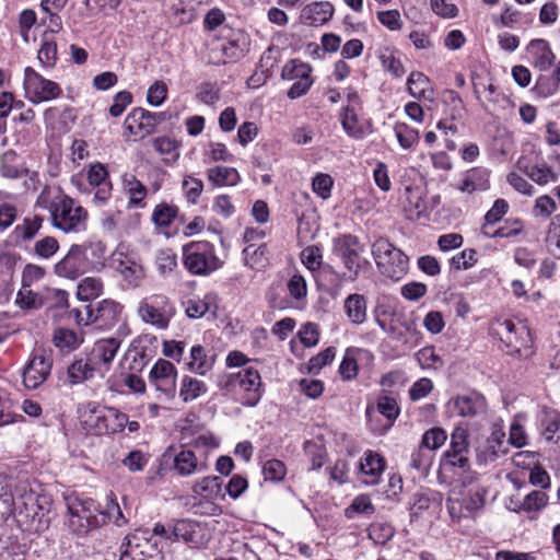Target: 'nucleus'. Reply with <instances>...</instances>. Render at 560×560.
Masks as SVG:
<instances>
[{"label":"nucleus","instance_id":"1","mask_svg":"<svg viewBox=\"0 0 560 560\" xmlns=\"http://www.w3.org/2000/svg\"><path fill=\"white\" fill-rule=\"evenodd\" d=\"M50 499L33 490L24 489L14 501L15 518L19 526L28 533L46 530L50 524Z\"/></svg>","mask_w":560,"mask_h":560},{"label":"nucleus","instance_id":"2","mask_svg":"<svg viewBox=\"0 0 560 560\" xmlns=\"http://www.w3.org/2000/svg\"><path fill=\"white\" fill-rule=\"evenodd\" d=\"M218 386L225 396L248 407L256 406L264 394L260 374L254 368H245L236 373L221 375L218 378Z\"/></svg>","mask_w":560,"mask_h":560},{"label":"nucleus","instance_id":"3","mask_svg":"<svg viewBox=\"0 0 560 560\" xmlns=\"http://www.w3.org/2000/svg\"><path fill=\"white\" fill-rule=\"evenodd\" d=\"M468 430L457 427L451 434L450 446L442 456L441 465L455 475H460L462 483L467 487L477 479V474L470 471V447Z\"/></svg>","mask_w":560,"mask_h":560},{"label":"nucleus","instance_id":"4","mask_svg":"<svg viewBox=\"0 0 560 560\" xmlns=\"http://www.w3.org/2000/svg\"><path fill=\"white\" fill-rule=\"evenodd\" d=\"M52 225L66 233L81 232L86 228L88 212L74 199L63 195L49 207Z\"/></svg>","mask_w":560,"mask_h":560},{"label":"nucleus","instance_id":"5","mask_svg":"<svg viewBox=\"0 0 560 560\" xmlns=\"http://www.w3.org/2000/svg\"><path fill=\"white\" fill-rule=\"evenodd\" d=\"M183 264L192 275L208 276L220 269L223 261L217 256L212 243L196 241L183 246Z\"/></svg>","mask_w":560,"mask_h":560},{"label":"nucleus","instance_id":"6","mask_svg":"<svg viewBox=\"0 0 560 560\" xmlns=\"http://www.w3.org/2000/svg\"><path fill=\"white\" fill-rule=\"evenodd\" d=\"M372 255L380 272L399 280L408 270V257L387 238L380 237L372 245Z\"/></svg>","mask_w":560,"mask_h":560},{"label":"nucleus","instance_id":"7","mask_svg":"<svg viewBox=\"0 0 560 560\" xmlns=\"http://www.w3.org/2000/svg\"><path fill=\"white\" fill-rule=\"evenodd\" d=\"M495 331L504 343L508 354L518 359H527L532 355L533 339L526 325L505 319L499 323Z\"/></svg>","mask_w":560,"mask_h":560},{"label":"nucleus","instance_id":"8","mask_svg":"<svg viewBox=\"0 0 560 560\" xmlns=\"http://www.w3.org/2000/svg\"><path fill=\"white\" fill-rule=\"evenodd\" d=\"M363 246L359 238L352 234H342L332 241V253L342 261L350 272V280L354 281L360 271L369 268L370 261L361 257Z\"/></svg>","mask_w":560,"mask_h":560},{"label":"nucleus","instance_id":"9","mask_svg":"<svg viewBox=\"0 0 560 560\" xmlns=\"http://www.w3.org/2000/svg\"><path fill=\"white\" fill-rule=\"evenodd\" d=\"M69 524L73 532L86 534L106 524V517L100 516L95 502L91 499H74L68 503Z\"/></svg>","mask_w":560,"mask_h":560},{"label":"nucleus","instance_id":"10","mask_svg":"<svg viewBox=\"0 0 560 560\" xmlns=\"http://www.w3.org/2000/svg\"><path fill=\"white\" fill-rule=\"evenodd\" d=\"M137 312L144 323L158 329H166L175 314V308L166 295L152 294L139 302Z\"/></svg>","mask_w":560,"mask_h":560},{"label":"nucleus","instance_id":"11","mask_svg":"<svg viewBox=\"0 0 560 560\" xmlns=\"http://www.w3.org/2000/svg\"><path fill=\"white\" fill-rule=\"evenodd\" d=\"M23 88L26 98L34 105L56 100L62 94L57 82L46 79L32 67L24 69Z\"/></svg>","mask_w":560,"mask_h":560},{"label":"nucleus","instance_id":"12","mask_svg":"<svg viewBox=\"0 0 560 560\" xmlns=\"http://www.w3.org/2000/svg\"><path fill=\"white\" fill-rule=\"evenodd\" d=\"M177 371L173 363L159 359L149 374V382L158 392V398L170 401L176 395Z\"/></svg>","mask_w":560,"mask_h":560},{"label":"nucleus","instance_id":"13","mask_svg":"<svg viewBox=\"0 0 560 560\" xmlns=\"http://www.w3.org/2000/svg\"><path fill=\"white\" fill-rule=\"evenodd\" d=\"M170 118L166 112L152 113L142 107L133 108L126 117L124 126L133 136L144 138L155 132L158 125Z\"/></svg>","mask_w":560,"mask_h":560},{"label":"nucleus","instance_id":"14","mask_svg":"<svg viewBox=\"0 0 560 560\" xmlns=\"http://www.w3.org/2000/svg\"><path fill=\"white\" fill-rule=\"evenodd\" d=\"M52 358L45 349H37L32 353L28 363L23 370V384L28 389L38 388L50 375Z\"/></svg>","mask_w":560,"mask_h":560},{"label":"nucleus","instance_id":"15","mask_svg":"<svg viewBox=\"0 0 560 560\" xmlns=\"http://www.w3.org/2000/svg\"><path fill=\"white\" fill-rule=\"evenodd\" d=\"M88 268L86 247L78 244H73L67 255L54 267L57 276L71 280L83 275Z\"/></svg>","mask_w":560,"mask_h":560},{"label":"nucleus","instance_id":"16","mask_svg":"<svg viewBox=\"0 0 560 560\" xmlns=\"http://www.w3.org/2000/svg\"><path fill=\"white\" fill-rule=\"evenodd\" d=\"M165 460L172 459L173 468L179 476H190L196 472H203L208 465L203 460H198L191 450L180 447L178 452L170 446L163 454Z\"/></svg>","mask_w":560,"mask_h":560},{"label":"nucleus","instance_id":"17","mask_svg":"<svg viewBox=\"0 0 560 560\" xmlns=\"http://www.w3.org/2000/svg\"><path fill=\"white\" fill-rule=\"evenodd\" d=\"M113 268L121 276L124 287L137 288L144 278L143 267L131 256L116 252L112 257Z\"/></svg>","mask_w":560,"mask_h":560},{"label":"nucleus","instance_id":"18","mask_svg":"<svg viewBox=\"0 0 560 560\" xmlns=\"http://www.w3.org/2000/svg\"><path fill=\"white\" fill-rule=\"evenodd\" d=\"M122 306L114 300H103L95 308L88 307V320L101 329H112L121 320Z\"/></svg>","mask_w":560,"mask_h":560},{"label":"nucleus","instance_id":"19","mask_svg":"<svg viewBox=\"0 0 560 560\" xmlns=\"http://www.w3.org/2000/svg\"><path fill=\"white\" fill-rule=\"evenodd\" d=\"M120 345L121 340L116 337L103 338L94 343L89 358L95 366L100 368V377H104L109 371Z\"/></svg>","mask_w":560,"mask_h":560},{"label":"nucleus","instance_id":"20","mask_svg":"<svg viewBox=\"0 0 560 560\" xmlns=\"http://www.w3.org/2000/svg\"><path fill=\"white\" fill-rule=\"evenodd\" d=\"M448 406L460 417H475L487 410L485 396L475 390L456 396L448 402Z\"/></svg>","mask_w":560,"mask_h":560},{"label":"nucleus","instance_id":"21","mask_svg":"<svg viewBox=\"0 0 560 560\" xmlns=\"http://www.w3.org/2000/svg\"><path fill=\"white\" fill-rule=\"evenodd\" d=\"M100 376V368L95 366L89 355L86 358L75 359L67 369L66 382L73 386L84 383Z\"/></svg>","mask_w":560,"mask_h":560},{"label":"nucleus","instance_id":"22","mask_svg":"<svg viewBox=\"0 0 560 560\" xmlns=\"http://www.w3.org/2000/svg\"><path fill=\"white\" fill-rule=\"evenodd\" d=\"M335 9L329 1L313 2L301 12V21L311 26H318L331 20Z\"/></svg>","mask_w":560,"mask_h":560},{"label":"nucleus","instance_id":"23","mask_svg":"<svg viewBox=\"0 0 560 560\" xmlns=\"http://www.w3.org/2000/svg\"><path fill=\"white\" fill-rule=\"evenodd\" d=\"M359 467L363 476L362 481L366 485H376L385 469V460L380 454L368 451L360 460Z\"/></svg>","mask_w":560,"mask_h":560},{"label":"nucleus","instance_id":"24","mask_svg":"<svg viewBox=\"0 0 560 560\" xmlns=\"http://www.w3.org/2000/svg\"><path fill=\"white\" fill-rule=\"evenodd\" d=\"M44 223L42 215L25 217L21 223L15 225L11 233L13 243L18 246L24 245L35 238Z\"/></svg>","mask_w":560,"mask_h":560},{"label":"nucleus","instance_id":"25","mask_svg":"<svg viewBox=\"0 0 560 560\" xmlns=\"http://www.w3.org/2000/svg\"><path fill=\"white\" fill-rule=\"evenodd\" d=\"M173 541L183 540L194 547L201 545L202 536L200 535L199 524L190 520H178L172 526Z\"/></svg>","mask_w":560,"mask_h":560},{"label":"nucleus","instance_id":"26","mask_svg":"<svg viewBox=\"0 0 560 560\" xmlns=\"http://www.w3.org/2000/svg\"><path fill=\"white\" fill-rule=\"evenodd\" d=\"M489 170L485 167H472L465 173L458 189L463 192L472 194L478 190H487L489 188Z\"/></svg>","mask_w":560,"mask_h":560},{"label":"nucleus","instance_id":"27","mask_svg":"<svg viewBox=\"0 0 560 560\" xmlns=\"http://www.w3.org/2000/svg\"><path fill=\"white\" fill-rule=\"evenodd\" d=\"M244 265L256 271H264L269 265L266 244L255 246L248 244L242 252Z\"/></svg>","mask_w":560,"mask_h":560},{"label":"nucleus","instance_id":"28","mask_svg":"<svg viewBox=\"0 0 560 560\" xmlns=\"http://www.w3.org/2000/svg\"><path fill=\"white\" fill-rule=\"evenodd\" d=\"M19 217L14 197L7 191H0V233L13 225Z\"/></svg>","mask_w":560,"mask_h":560},{"label":"nucleus","instance_id":"29","mask_svg":"<svg viewBox=\"0 0 560 560\" xmlns=\"http://www.w3.org/2000/svg\"><path fill=\"white\" fill-rule=\"evenodd\" d=\"M528 48L534 56V65L541 71L550 68L555 60V55L545 39H533Z\"/></svg>","mask_w":560,"mask_h":560},{"label":"nucleus","instance_id":"30","mask_svg":"<svg viewBox=\"0 0 560 560\" xmlns=\"http://www.w3.org/2000/svg\"><path fill=\"white\" fill-rule=\"evenodd\" d=\"M343 308L347 317L354 325H360L366 319V300L362 294H350L345 300Z\"/></svg>","mask_w":560,"mask_h":560},{"label":"nucleus","instance_id":"31","mask_svg":"<svg viewBox=\"0 0 560 560\" xmlns=\"http://www.w3.org/2000/svg\"><path fill=\"white\" fill-rule=\"evenodd\" d=\"M207 177L214 186H235L241 182V175L234 167L214 166L207 171Z\"/></svg>","mask_w":560,"mask_h":560},{"label":"nucleus","instance_id":"32","mask_svg":"<svg viewBox=\"0 0 560 560\" xmlns=\"http://www.w3.org/2000/svg\"><path fill=\"white\" fill-rule=\"evenodd\" d=\"M248 46L249 42L247 36L243 33H238L234 38L222 45L223 62L236 61L243 58L248 51Z\"/></svg>","mask_w":560,"mask_h":560},{"label":"nucleus","instance_id":"33","mask_svg":"<svg viewBox=\"0 0 560 560\" xmlns=\"http://www.w3.org/2000/svg\"><path fill=\"white\" fill-rule=\"evenodd\" d=\"M187 364L192 372L205 375L212 369L213 358L207 354L202 346L196 345L190 349V360Z\"/></svg>","mask_w":560,"mask_h":560},{"label":"nucleus","instance_id":"34","mask_svg":"<svg viewBox=\"0 0 560 560\" xmlns=\"http://www.w3.org/2000/svg\"><path fill=\"white\" fill-rule=\"evenodd\" d=\"M83 339L69 328L59 327L55 329L52 335V343L60 350L73 351L80 347Z\"/></svg>","mask_w":560,"mask_h":560},{"label":"nucleus","instance_id":"35","mask_svg":"<svg viewBox=\"0 0 560 560\" xmlns=\"http://www.w3.org/2000/svg\"><path fill=\"white\" fill-rule=\"evenodd\" d=\"M524 232V222L521 219H508L504 224L489 233L487 225H482V233L487 237L495 238H512L521 235Z\"/></svg>","mask_w":560,"mask_h":560},{"label":"nucleus","instance_id":"36","mask_svg":"<svg viewBox=\"0 0 560 560\" xmlns=\"http://www.w3.org/2000/svg\"><path fill=\"white\" fill-rule=\"evenodd\" d=\"M206 392L207 386L203 382L188 375L184 376L182 380L179 397L183 399V401H192Z\"/></svg>","mask_w":560,"mask_h":560},{"label":"nucleus","instance_id":"37","mask_svg":"<svg viewBox=\"0 0 560 560\" xmlns=\"http://www.w3.org/2000/svg\"><path fill=\"white\" fill-rule=\"evenodd\" d=\"M222 478L208 476L195 482L192 492L196 495L218 497L221 494Z\"/></svg>","mask_w":560,"mask_h":560},{"label":"nucleus","instance_id":"38","mask_svg":"<svg viewBox=\"0 0 560 560\" xmlns=\"http://www.w3.org/2000/svg\"><path fill=\"white\" fill-rule=\"evenodd\" d=\"M103 291V282L98 278L86 277L78 284L77 295L82 301L97 298Z\"/></svg>","mask_w":560,"mask_h":560},{"label":"nucleus","instance_id":"39","mask_svg":"<svg viewBox=\"0 0 560 560\" xmlns=\"http://www.w3.org/2000/svg\"><path fill=\"white\" fill-rule=\"evenodd\" d=\"M124 186L129 194V202L141 207L147 196V187L133 175L125 176Z\"/></svg>","mask_w":560,"mask_h":560},{"label":"nucleus","instance_id":"40","mask_svg":"<svg viewBox=\"0 0 560 560\" xmlns=\"http://www.w3.org/2000/svg\"><path fill=\"white\" fill-rule=\"evenodd\" d=\"M311 73L312 67L308 63L292 59L283 66L281 77L284 80H300Z\"/></svg>","mask_w":560,"mask_h":560},{"label":"nucleus","instance_id":"41","mask_svg":"<svg viewBox=\"0 0 560 560\" xmlns=\"http://www.w3.org/2000/svg\"><path fill=\"white\" fill-rule=\"evenodd\" d=\"M430 88V80L422 72L413 71L407 80V90L416 98L425 97Z\"/></svg>","mask_w":560,"mask_h":560},{"label":"nucleus","instance_id":"42","mask_svg":"<svg viewBox=\"0 0 560 560\" xmlns=\"http://www.w3.org/2000/svg\"><path fill=\"white\" fill-rule=\"evenodd\" d=\"M368 532L369 538L372 539L375 544L385 545L393 538L395 528L389 523L375 522L370 525Z\"/></svg>","mask_w":560,"mask_h":560},{"label":"nucleus","instance_id":"43","mask_svg":"<svg viewBox=\"0 0 560 560\" xmlns=\"http://www.w3.org/2000/svg\"><path fill=\"white\" fill-rule=\"evenodd\" d=\"M59 249V242L54 236H45L34 243L32 254L40 259L51 258Z\"/></svg>","mask_w":560,"mask_h":560},{"label":"nucleus","instance_id":"44","mask_svg":"<svg viewBox=\"0 0 560 560\" xmlns=\"http://www.w3.org/2000/svg\"><path fill=\"white\" fill-rule=\"evenodd\" d=\"M177 215V207L168 203H160L155 207L152 221L161 228H167Z\"/></svg>","mask_w":560,"mask_h":560},{"label":"nucleus","instance_id":"45","mask_svg":"<svg viewBox=\"0 0 560 560\" xmlns=\"http://www.w3.org/2000/svg\"><path fill=\"white\" fill-rule=\"evenodd\" d=\"M105 408H94L85 419V424L97 435L108 434V424H106Z\"/></svg>","mask_w":560,"mask_h":560},{"label":"nucleus","instance_id":"46","mask_svg":"<svg viewBox=\"0 0 560 560\" xmlns=\"http://www.w3.org/2000/svg\"><path fill=\"white\" fill-rule=\"evenodd\" d=\"M377 411L393 423L400 413V408L394 397L383 395L377 398Z\"/></svg>","mask_w":560,"mask_h":560},{"label":"nucleus","instance_id":"47","mask_svg":"<svg viewBox=\"0 0 560 560\" xmlns=\"http://www.w3.org/2000/svg\"><path fill=\"white\" fill-rule=\"evenodd\" d=\"M37 59L43 67L54 68L58 59L57 44L54 40L44 38L37 54Z\"/></svg>","mask_w":560,"mask_h":560},{"label":"nucleus","instance_id":"48","mask_svg":"<svg viewBox=\"0 0 560 560\" xmlns=\"http://www.w3.org/2000/svg\"><path fill=\"white\" fill-rule=\"evenodd\" d=\"M526 175L538 185H546L549 182L557 180V174L545 164L526 167Z\"/></svg>","mask_w":560,"mask_h":560},{"label":"nucleus","instance_id":"49","mask_svg":"<svg viewBox=\"0 0 560 560\" xmlns=\"http://www.w3.org/2000/svg\"><path fill=\"white\" fill-rule=\"evenodd\" d=\"M486 491L481 488L470 489L462 499L460 506L471 513L481 510L485 505Z\"/></svg>","mask_w":560,"mask_h":560},{"label":"nucleus","instance_id":"50","mask_svg":"<svg viewBox=\"0 0 560 560\" xmlns=\"http://www.w3.org/2000/svg\"><path fill=\"white\" fill-rule=\"evenodd\" d=\"M375 511L374 505L371 502V499L369 495L360 494L348 506L345 511V514L348 518L353 517V514H366L371 515Z\"/></svg>","mask_w":560,"mask_h":560},{"label":"nucleus","instance_id":"51","mask_svg":"<svg viewBox=\"0 0 560 560\" xmlns=\"http://www.w3.org/2000/svg\"><path fill=\"white\" fill-rule=\"evenodd\" d=\"M395 135L404 149H410L419 141V131L406 124H396Z\"/></svg>","mask_w":560,"mask_h":560},{"label":"nucleus","instance_id":"52","mask_svg":"<svg viewBox=\"0 0 560 560\" xmlns=\"http://www.w3.org/2000/svg\"><path fill=\"white\" fill-rule=\"evenodd\" d=\"M336 354L334 347H328L318 354L312 357L307 362V371L311 374H318L319 371L329 364Z\"/></svg>","mask_w":560,"mask_h":560},{"label":"nucleus","instance_id":"53","mask_svg":"<svg viewBox=\"0 0 560 560\" xmlns=\"http://www.w3.org/2000/svg\"><path fill=\"white\" fill-rule=\"evenodd\" d=\"M446 439L447 435L443 429L432 428L423 434L420 446L430 452L443 445Z\"/></svg>","mask_w":560,"mask_h":560},{"label":"nucleus","instance_id":"54","mask_svg":"<svg viewBox=\"0 0 560 560\" xmlns=\"http://www.w3.org/2000/svg\"><path fill=\"white\" fill-rule=\"evenodd\" d=\"M262 474L266 480L280 481L284 478L287 468L283 462L269 459L262 466Z\"/></svg>","mask_w":560,"mask_h":560},{"label":"nucleus","instance_id":"55","mask_svg":"<svg viewBox=\"0 0 560 560\" xmlns=\"http://www.w3.org/2000/svg\"><path fill=\"white\" fill-rule=\"evenodd\" d=\"M104 415H106V420H107L106 424H108V434L121 432L128 422V417L125 413L119 412L115 408H107L106 412H104Z\"/></svg>","mask_w":560,"mask_h":560},{"label":"nucleus","instance_id":"56","mask_svg":"<svg viewBox=\"0 0 560 560\" xmlns=\"http://www.w3.org/2000/svg\"><path fill=\"white\" fill-rule=\"evenodd\" d=\"M542 425V434L547 441H553L555 434L560 429V413L555 410L548 411L545 413V417L541 421Z\"/></svg>","mask_w":560,"mask_h":560},{"label":"nucleus","instance_id":"57","mask_svg":"<svg viewBox=\"0 0 560 560\" xmlns=\"http://www.w3.org/2000/svg\"><path fill=\"white\" fill-rule=\"evenodd\" d=\"M548 503V495L539 490L528 493L522 503V509L527 512L539 511Z\"/></svg>","mask_w":560,"mask_h":560},{"label":"nucleus","instance_id":"58","mask_svg":"<svg viewBox=\"0 0 560 560\" xmlns=\"http://www.w3.org/2000/svg\"><path fill=\"white\" fill-rule=\"evenodd\" d=\"M28 287H22V290L18 293L16 303L21 308H38L43 305L42 296L38 293L27 289Z\"/></svg>","mask_w":560,"mask_h":560},{"label":"nucleus","instance_id":"59","mask_svg":"<svg viewBox=\"0 0 560 560\" xmlns=\"http://www.w3.org/2000/svg\"><path fill=\"white\" fill-rule=\"evenodd\" d=\"M341 124L346 132L351 137H360L361 130L358 128V117L353 107L346 106L341 114Z\"/></svg>","mask_w":560,"mask_h":560},{"label":"nucleus","instance_id":"60","mask_svg":"<svg viewBox=\"0 0 560 560\" xmlns=\"http://www.w3.org/2000/svg\"><path fill=\"white\" fill-rule=\"evenodd\" d=\"M334 180L330 175L328 174H317L313 178L312 187L313 191L319 196L322 199H327L330 197L331 187H332Z\"/></svg>","mask_w":560,"mask_h":560},{"label":"nucleus","instance_id":"61","mask_svg":"<svg viewBox=\"0 0 560 560\" xmlns=\"http://www.w3.org/2000/svg\"><path fill=\"white\" fill-rule=\"evenodd\" d=\"M139 547V538L136 535L126 536L120 547V560H127L128 558L131 560H142L141 558H137L138 556L142 555V551H139V553L137 552Z\"/></svg>","mask_w":560,"mask_h":560},{"label":"nucleus","instance_id":"62","mask_svg":"<svg viewBox=\"0 0 560 560\" xmlns=\"http://www.w3.org/2000/svg\"><path fill=\"white\" fill-rule=\"evenodd\" d=\"M509 205L504 199H497L491 209L485 215V224L483 225H493L499 222L508 212Z\"/></svg>","mask_w":560,"mask_h":560},{"label":"nucleus","instance_id":"63","mask_svg":"<svg viewBox=\"0 0 560 560\" xmlns=\"http://www.w3.org/2000/svg\"><path fill=\"white\" fill-rule=\"evenodd\" d=\"M167 97V86L163 81H155L148 90L147 101L151 106H160Z\"/></svg>","mask_w":560,"mask_h":560},{"label":"nucleus","instance_id":"64","mask_svg":"<svg viewBox=\"0 0 560 560\" xmlns=\"http://www.w3.org/2000/svg\"><path fill=\"white\" fill-rule=\"evenodd\" d=\"M197 98L207 105H213L220 100V91L215 84L205 82L198 86Z\"/></svg>","mask_w":560,"mask_h":560}]
</instances>
